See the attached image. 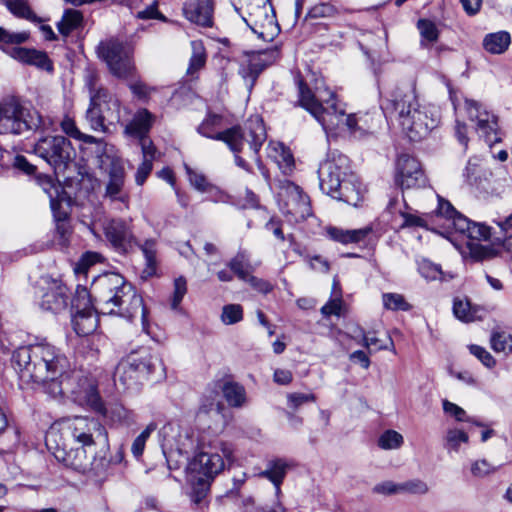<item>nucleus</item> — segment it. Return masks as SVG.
<instances>
[{"instance_id":"obj_3","label":"nucleus","mask_w":512,"mask_h":512,"mask_svg":"<svg viewBox=\"0 0 512 512\" xmlns=\"http://www.w3.org/2000/svg\"><path fill=\"white\" fill-rule=\"evenodd\" d=\"M389 102L396 112L398 126L411 141L423 140L438 125L436 107L420 103L413 85L397 87Z\"/></svg>"},{"instance_id":"obj_31","label":"nucleus","mask_w":512,"mask_h":512,"mask_svg":"<svg viewBox=\"0 0 512 512\" xmlns=\"http://www.w3.org/2000/svg\"><path fill=\"white\" fill-rule=\"evenodd\" d=\"M139 247L145 258V268L142 271V277L148 278L156 275L158 266L157 241L155 239H146Z\"/></svg>"},{"instance_id":"obj_61","label":"nucleus","mask_w":512,"mask_h":512,"mask_svg":"<svg viewBox=\"0 0 512 512\" xmlns=\"http://www.w3.org/2000/svg\"><path fill=\"white\" fill-rule=\"evenodd\" d=\"M447 227L453 228L456 232L466 235L469 231L471 221L460 213H456L448 220Z\"/></svg>"},{"instance_id":"obj_29","label":"nucleus","mask_w":512,"mask_h":512,"mask_svg":"<svg viewBox=\"0 0 512 512\" xmlns=\"http://www.w3.org/2000/svg\"><path fill=\"white\" fill-rule=\"evenodd\" d=\"M288 468L289 464L283 459L271 460L268 462L266 469L261 471L258 476L271 481L275 486L276 494H279L281 491L280 485L286 476Z\"/></svg>"},{"instance_id":"obj_32","label":"nucleus","mask_w":512,"mask_h":512,"mask_svg":"<svg viewBox=\"0 0 512 512\" xmlns=\"http://www.w3.org/2000/svg\"><path fill=\"white\" fill-rule=\"evenodd\" d=\"M83 23V14L75 9H66L56 26L63 37H68L73 31L80 28Z\"/></svg>"},{"instance_id":"obj_15","label":"nucleus","mask_w":512,"mask_h":512,"mask_svg":"<svg viewBox=\"0 0 512 512\" xmlns=\"http://www.w3.org/2000/svg\"><path fill=\"white\" fill-rule=\"evenodd\" d=\"M244 21L259 38L271 41L278 33V24L270 0H251L246 3Z\"/></svg>"},{"instance_id":"obj_9","label":"nucleus","mask_w":512,"mask_h":512,"mask_svg":"<svg viewBox=\"0 0 512 512\" xmlns=\"http://www.w3.org/2000/svg\"><path fill=\"white\" fill-rule=\"evenodd\" d=\"M157 368L164 370L162 361L150 349L141 347L121 359L115 368L114 383L124 390L129 389L140 377L154 373Z\"/></svg>"},{"instance_id":"obj_18","label":"nucleus","mask_w":512,"mask_h":512,"mask_svg":"<svg viewBox=\"0 0 512 512\" xmlns=\"http://www.w3.org/2000/svg\"><path fill=\"white\" fill-rule=\"evenodd\" d=\"M72 307L75 313L72 316V326L79 336H87L93 333L98 325V319L91 306L88 290L78 286L76 296L72 299Z\"/></svg>"},{"instance_id":"obj_23","label":"nucleus","mask_w":512,"mask_h":512,"mask_svg":"<svg viewBox=\"0 0 512 512\" xmlns=\"http://www.w3.org/2000/svg\"><path fill=\"white\" fill-rule=\"evenodd\" d=\"M108 242L119 251H126L134 240L129 226L120 219H112L103 226Z\"/></svg>"},{"instance_id":"obj_14","label":"nucleus","mask_w":512,"mask_h":512,"mask_svg":"<svg viewBox=\"0 0 512 512\" xmlns=\"http://www.w3.org/2000/svg\"><path fill=\"white\" fill-rule=\"evenodd\" d=\"M34 152L55 171H63L75 157L71 142L64 136H45L34 145Z\"/></svg>"},{"instance_id":"obj_63","label":"nucleus","mask_w":512,"mask_h":512,"mask_svg":"<svg viewBox=\"0 0 512 512\" xmlns=\"http://www.w3.org/2000/svg\"><path fill=\"white\" fill-rule=\"evenodd\" d=\"M245 282L249 283L254 290L262 294H268L274 288L269 281L255 277L251 274L246 278Z\"/></svg>"},{"instance_id":"obj_12","label":"nucleus","mask_w":512,"mask_h":512,"mask_svg":"<svg viewBox=\"0 0 512 512\" xmlns=\"http://www.w3.org/2000/svg\"><path fill=\"white\" fill-rule=\"evenodd\" d=\"M97 54L114 76L128 78L133 75L135 70L132 61L133 49L128 43L115 38L102 41L97 47Z\"/></svg>"},{"instance_id":"obj_50","label":"nucleus","mask_w":512,"mask_h":512,"mask_svg":"<svg viewBox=\"0 0 512 512\" xmlns=\"http://www.w3.org/2000/svg\"><path fill=\"white\" fill-rule=\"evenodd\" d=\"M9 11L17 17L34 20L35 16L24 0H4Z\"/></svg>"},{"instance_id":"obj_46","label":"nucleus","mask_w":512,"mask_h":512,"mask_svg":"<svg viewBox=\"0 0 512 512\" xmlns=\"http://www.w3.org/2000/svg\"><path fill=\"white\" fill-rule=\"evenodd\" d=\"M403 444V436L395 430L385 431L378 440V445L384 450L398 449Z\"/></svg>"},{"instance_id":"obj_62","label":"nucleus","mask_w":512,"mask_h":512,"mask_svg":"<svg viewBox=\"0 0 512 512\" xmlns=\"http://www.w3.org/2000/svg\"><path fill=\"white\" fill-rule=\"evenodd\" d=\"M207 52L201 41H194V73L205 67Z\"/></svg>"},{"instance_id":"obj_60","label":"nucleus","mask_w":512,"mask_h":512,"mask_svg":"<svg viewBox=\"0 0 512 512\" xmlns=\"http://www.w3.org/2000/svg\"><path fill=\"white\" fill-rule=\"evenodd\" d=\"M139 142L143 155L142 161H148L153 164V161L160 156V152L149 138H144L139 140Z\"/></svg>"},{"instance_id":"obj_10","label":"nucleus","mask_w":512,"mask_h":512,"mask_svg":"<svg viewBox=\"0 0 512 512\" xmlns=\"http://www.w3.org/2000/svg\"><path fill=\"white\" fill-rule=\"evenodd\" d=\"M99 168L107 174L108 180L105 184L104 198L110 201H119L128 204L129 195L124 190L125 186V169L123 161L112 144L98 142Z\"/></svg>"},{"instance_id":"obj_44","label":"nucleus","mask_w":512,"mask_h":512,"mask_svg":"<svg viewBox=\"0 0 512 512\" xmlns=\"http://www.w3.org/2000/svg\"><path fill=\"white\" fill-rule=\"evenodd\" d=\"M382 301L384 307L388 310L408 311L411 309V305L405 300L403 295L398 293H384Z\"/></svg>"},{"instance_id":"obj_21","label":"nucleus","mask_w":512,"mask_h":512,"mask_svg":"<svg viewBox=\"0 0 512 512\" xmlns=\"http://www.w3.org/2000/svg\"><path fill=\"white\" fill-rule=\"evenodd\" d=\"M395 182L403 190L426 185V177L419 161L407 154L400 155L396 163Z\"/></svg>"},{"instance_id":"obj_11","label":"nucleus","mask_w":512,"mask_h":512,"mask_svg":"<svg viewBox=\"0 0 512 512\" xmlns=\"http://www.w3.org/2000/svg\"><path fill=\"white\" fill-rule=\"evenodd\" d=\"M122 112L120 100L107 89L100 88L90 95L86 119L94 131L108 132L109 126L120 123Z\"/></svg>"},{"instance_id":"obj_42","label":"nucleus","mask_w":512,"mask_h":512,"mask_svg":"<svg viewBox=\"0 0 512 512\" xmlns=\"http://www.w3.org/2000/svg\"><path fill=\"white\" fill-rule=\"evenodd\" d=\"M502 465H495L487 459H478L471 463L470 471L475 478H485L495 474Z\"/></svg>"},{"instance_id":"obj_33","label":"nucleus","mask_w":512,"mask_h":512,"mask_svg":"<svg viewBox=\"0 0 512 512\" xmlns=\"http://www.w3.org/2000/svg\"><path fill=\"white\" fill-rule=\"evenodd\" d=\"M100 398V402L102 408L100 410L94 409V411L103 414L108 419H110L114 423H119L123 425H130L134 422L133 413L126 409L124 406L120 404H115L111 406L108 410L104 407V404ZM93 410V408H91Z\"/></svg>"},{"instance_id":"obj_48","label":"nucleus","mask_w":512,"mask_h":512,"mask_svg":"<svg viewBox=\"0 0 512 512\" xmlns=\"http://www.w3.org/2000/svg\"><path fill=\"white\" fill-rule=\"evenodd\" d=\"M490 343L495 352L508 353L512 350V336L505 332L492 333Z\"/></svg>"},{"instance_id":"obj_36","label":"nucleus","mask_w":512,"mask_h":512,"mask_svg":"<svg viewBox=\"0 0 512 512\" xmlns=\"http://www.w3.org/2000/svg\"><path fill=\"white\" fill-rule=\"evenodd\" d=\"M194 190L203 195L202 200L217 201L220 190L211 183L203 174L194 173Z\"/></svg>"},{"instance_id":"obj_4","label":"nucleus","mask_w":512,"mask_h":512,"mask_svg":"<svg viewBox=\"0 0 512 512\" xmlns=\"http://www.w3.org/2000/svg\"><path fill=\"white\" fill-rule=\"evenodd\" d=\"M97 309L102 314H115L132 319L139 310L144 315L142 297L134 287L118 273H107L97 277L92 285Z\"/></svg>"},{"instance_id":"obj_34","label":"nucleus","mask_w":512,"mask_h":512,"mask_svg":"<svg viewBox=\"0 0 512 512\" xmlns=\"http://www.w3.org/2000/svg\"><path fill=\"white\" fill-rule=\"evenodd\" d=\"M510 42V34L505 31H499L486 35L483 40V46L486 51L492 54H501L508 49Z\"/></svg>"},{"instance_id":"obj_25","label":"nucleus","mask_w":512,"mask_h":512,"mask_svg":"<svg viewBox=\"0 0 512 512\" xmlns=\"http://www.w3.org/2000/svg\"><path fill=\"white\" fill-rule=\"evenodd\" d=\"M329 196L334 199L346 202L349 205L357 206L363 198V189L358 177L350 173L341 181V187L336 188Z\"/></svg>"},{"instance_id":"obj_28","label":"nucleus","mask_w":512,"mask_h":512,"mask_svg":"<svg viewBox=\"0 0 512 512\" xmlns=\"http://www.w3.org/2000/svg\"><path fill=\"white\" fill-rule=\"evenodd\" d=\"M9 53L14 59L21 62L35 65L47 71L53 69L51 61L44 52L22 47H13Z\"/></svg>"},{"instance_id":"obj_38","label":"nucleus","mask_w":512,"mask_h":512,"mask_svg":"<svg viewBox=\"0 0 512 512\" xmlns=\"http://www.w3.org/2000/svg\"><path fill=\"white\" fill-rule=\"evenodd\" d=\"M418 271L421 276L428 281H444L448 278H452V275H447L442 271L440 265L435 264L428 259H422L418 262Z\"/></svg>"},{"instance_id":"obj_49","label":"nucleus","mask_w":512,"mask_h":512,"mask_svg":"<svg viewBox=\"0 0 512 512\" xmlns=\"http://www.w3.org/2000/svg\"><path fill=\"white\" fill-rule=\"evenodd\" d=\"M243 319V308L240 304H228L222 308L221 321L225 325H233Z\"/></svg>"},{"instance_id":"obj_13","label":"nucleus","mask_w":512,"mask_h":512,"mask_svg":"<svg viewBox=\"0 0 512 512\" xmlns=\"http://www.w3.org/2000/svg\"><path fill=\"white\" fill-rule=\"evenodd\" d=\"M279 209L294 222L305 220L312 214L309 197L289 180L279 181L277 190Z\"/></svg>"},{"instance_id":"obj_47","label":"nucleus","mask_w":512,"mask_h":512,"mask_svg":"<svg viewBox=\"0 0 512 512\" xmlns=\"http://www.w3.org/2000/svg\"><path fill=\"white\" fill-rule=\"evenodd\" d=\"M29 38L27 32H9L0 27V48L6 50L9 45H19L24 43Z\"/></svg>"},{"instance_id":"obj_26","label":"nucleus","mask_w":512,"mask_h":512,"mask_svg":"<svg viewBox=\"0 0 512 512\" xmlns=\"http://www.w3.org/2000/svg\"><path fill=\"white\" fill-rule=\"evenodd\" d=\"M154 121L155 116L149 110L141 108L136 111L131 121L125 126L124 133L139 140L148 138L147 135Z\"/></svg>"},{"instance_id":"obj_37","label":"nucleus","mask_w":512,"mask_h":512,"mask_svg":"<svg viewBox=\"0 0 512 512\" xmlns=\"http://www.w3.org/2000/svg\"><path fill=\"white\" fill-rule=\"evenodd\" d=\"M422 47H431L439 38V29L437 25L429 19H419L417 22Z\"/></svg>"},{"instance_id":"obj_19","label":"nucleus","mask_w":512,"mask_h":512,"mask_svg":"<svg viewBox=\"0 0 512 512\" xmlns=\"http://www.w3.org/2000/svg\"><path fill=\"white\" fill-rule=\"evenodd\" d=\"M72 456L73 457L68 456L65 458L64 454L61 453L62 464L82 474L92 476L97 481H102L108 476L111 460L105 455L94 456L90 461L87 457V453H85L84 450H79Z\"/></svg>"},{"instance_id":"obj_6","label":"nucleus","mask_w":512,"mask_h":512,"mask_svg":"<svg viewBox=\"0 0 512 512\" xmlns=\"http://www.w3.org/2000/svg\"><path fill=\"white\" fill-rule=\"evenodd\" d=\"M298 88L300 106L308 111L326 132L334 131L342 124L352 133L366 132L370 128L361 124H366L365 117H359L357 114L346 115L344 107L338 104L335 93L326 91L328 98L321 94L316 97L302 80L298 81Z\"/></svg>"},{"instance_id":"obj_64","label":"nucleus","mask_w":512,"mask_h":512,"mask_svg":"<svg viewBox=\"0 0 512 512\" xmlns=\"http://www.w3.org/2000/svg\"><path fill=\"white\" fill-rule=\"evenodd\" d=\"M288 404L291 408L297 409L307 402H314V394L290 393L287 395Z\"/></svg>"},{"instance_id":"obj_53","label":"nucleus","mask_w":512,"mask_h":512,"mask_svg":"<svg viewBox=\"0 0 512 512\" xmlns=\"http://www.w3.org/2000/svg\"><path fill=\"white\" fill-rule=\"evenodd\" d=\"M401 492L424 495L429 491V487L426 482L420 479H411L400 483Z\"/></svg>"},{"instance_id":"obj_30","label":"nucleus","mask_w":512,"mask_h":512,"mask_svg":"<svg viewBox=\"0 0 512 512\" xmlns=\"http://www.w3.org/2000/svg\"><path fill=\"white\" fill-rule=\"evenodd\" d=\"M214 6V0H197L194 4V24L203 28H212Z\"/></svg>"},{"instance_id":"obj_55","label":"nucleus","mask_w":512,"mask_h":512,"mask_svg":"<svg viewBox=\"0 0 512 512\" xmlns=\"http://www.w3.org/2000/svg\"><path fill=\"white\" fill-rule=\"evenodd\" d=\"M339 13L338 9L330 3H319L309 10L311 18L334 17Z\"/></svg>"},{"instance_id":"obj_27","label":"nucleus","mask_w":512,"mask_h":512,"mask_svg":"<svg viewBox=\"0 0 512 512\" xmlns=\"http://www.w3.org/2000/svg\"><path fill=\"white\" fill-rule=\"evenodd\" d=\"M370 227H364L360 229H343L340 227L329 226L326 228L328 237L338 243L357 244L365 240L366 237L371 233Z\"/></svg>"},{"instance_id":"obj_8","label":"nucleus","mask_w":512,"mask_h":512,"mask_svg":"<svg viewBox=\"0 0 512 512\" xmlns=\"http://www.w3.org/2000/svg\"><path fill=\"white\" fill-rule=\"evenodd\" d=\"M38 111L26 106L19 98L7 96L0 100V134L21 135L40 127Z\"/></svg>"},{"instance_id":"obj_39","label":"nucleus","mask_w":512,"mask_h":512,"mask_svg":"<svg viewBox=\"0 0 512 512\" xmlns=\"http://www.w3.org/2000/svg\"><path fill=\"white\" fill-rule=\"evenodd\" d=\"M453 313L463 322H472L478 318V309L472 307L468 299L456 298L453 302Z\"/></svg>"},{"instance_id":"obj_43","label":"nucleus","mask_w":512,"mask_h":512,"mask_svg":"<svg viewBox=\"0 0 512 512\" xmlns=\"http://www.w3.org/2000/svg\"><path fill=\"white\" fill-rule=\"evenodd\" d=\"M497 224L501 235L495 236L493 241L510 250L512 248V213L505 220L499 221Z\"/></svg>"},{"instance_id":"obj_2","label":"nucleus","mask_w":512,"mask_h":512,"mask_svg":"<svg viewBox=\"0 0 512 512\" xmlns=\"http://www.w3.org/2000/svg\"><path fill=\"white\" fill-rule=\"evenodd\" d=\"M106 437V429L98 419L75 416L52 425L46 434L45 443L55 459L62 463L61 453L65 458L73 457L79 450L87 453L98 439Z\"/></svg>"},{"instance_id":"obj_17","label":"nucleus","mask_w":512,"mask_h":512,"mask_svg":"<svg viewBox=\"0 0 512 512\" xmlns=\"http://www.w3.org/2000/svg\"><path fill=\"white\" fill-rule=\"evenodd\" d=\"M350 171L349 159L340 153H331L319 166L318 176L321 190L330 195L341 187V181Z\"/></svg>"},{"instance_id":"obj_7","label":"nucleus","mask_w":512,"mask_h":512,"mask_svg":"<svg viewBox=\"0 0 512 512\" xmlns=\"http://www.w3.org/2000/svg\"><path fill=\"white\" fill-rule=\"evenodd\" d=\"M225 462L213 446L201 439L194 455V504L201 508L208 505L210 487L216 476L224 470Z\"/></svg>"},{"instance_id":"obj_59","label":"nucleus","mask_w":512,"mask_h":512,"mask_svg":"<svg viewBox=\"0 0 512 512\" xmlns=\"http://www.w3.org/2000/svg\"><path fill=\"white\" fill-rule=\"evenodd\" d=\"M442 406H443V411L446 414L454 417L457 421H459V422L469 421L466 411L463 408H461L460 406H458L457 404L452 403L448 400H443Z\"/></svg>"},{"instance_id":"obj_45","label":"nucleus","mask_w":512,"mask_h":512,"mask_svg":"<svg viewBox=\"0 0 512 512\" xmlns=\"http://www.w3.org/2000/svg\"><path fill=\"white\" fill-rule=\"evenodd\" d=\"M469 436L460 429H449L445 436V447L448 450L457 452L461 443H468Z\"/></svg>"},{"instance_id":"obj_35","label":"nucleus","mask_w":512,"mask_h":512,"mask_svg":"<svg viewBox=\"0 0 512 512\" xmlns=\"http://www.w3.org/2000/svg\"><path fill=\"white\" fill-rule=\"evenodd\" d=\"M265 68L259 52H251L247 54V61L241 65L239 73L244 79H250L253 83Z\"/></svg>"},{"instance_id":"obj_24","label":"nucleus","mask_w":512,"mask_h":512,"mask_svg":"<svg viewBox=\"0 0 512 512\" xmlns=\"http://www.w3.org/2000/svg\"><path fill=\"white\" fill-rule=\"evenodd\" d=\"M218 391L215 387L208 388L206 394L201 399V404L196 414V419L198 425L208 429L212 428L211 420L219 417L222 410L223 405L220 402H217Z\"/></svg>"},{"instance_id":"obj_51","label":"nucleus","mask_w":512,"mask_h":512,"mask_svg":"<svg viewBox=\"0 0 512 512\" xmlns=\"http://www.w3.org/2000/svg\"><path fill=\"white\" fill-rule=\"evenodd\" d=\"M354 332L357 334L356 337L361 338L358 343L367 348L369 352L379 351L387 348V346L380 344V340L377 337L368 336L361 327L357 326Z\"/></svg>"},{"instance_id":"obj_5","label":"nucleus","mask_w":512,"mask_h":512,"mask_svg":"<svg viewBox=\"0 0 512 512\" xmlns=\"http://www.w3.org/2000/svg\"><path fill=\"white\" fill-rule=\"evenodd\" d=\"M222 123L223 117L221 115L208 113L197 128V131L205 137L225 142L233 152L242 151L244 145L248 144L260 167L261 161L258 157V152L267 137L262 118L259 116L250 117L246 121L243 129L235 126L224 131H219L222 127Z\"/></svg>"},{"instance_id":"obj_1","label":"nucleus","mask_w":512,"mask_h":512,"mask_svg":"<svg viewBox=\"0 0 512 512\" xmlns=\"http://www.w3.org/2000/svg\"><path fill=\"white\" fill-rule=\"evenodd\" d=\"M11 363L22 382L47 385L46 390L53 397L67 396L83 407L102 408L94 378L76 371L64 373L66 357L50 343L19 347L13 352Z\"/></svg>"},{"instance_id":"obj_52","label":"nucleus","mask_w":512,"mask_h":512,"mask_svg":"<svg viewBox=\"0 0 512 512\" xmlns=\"http://www.w3.org/2000/svg\"><path fill=\"white\" fill-rule=\"evenodd\" d=\"M187 293V282L183 277H178L174 281V291L171 298L170 306L172 310H178L179 305Z\"/></svg>"},{"instance_id":"obj_40","label":"nucleus","mask_w":512,"mask_h":512,"mask_svg":"<svg viewBox=\"0 0 512 512\" xmlns=\"http://www.w3.org/2000/svg\"><path fill=\"white\" fill-rule=\"evenodd\" d=\"M60 125L62 131L71 138L85 143L98 142L95 137L82 133L76 126L75 121L68 116L63 118Z\"/></svg>"},{"instance_id":"obj_16","label":"nucleus","mask_w":512,"mask_h":512,"mask_svg":"<svg viewBox=\"0 0 512 512\" xmlns=\"http://www.w3.org/2000/svg\"><path fill=\"white\" fill-rule=\"evenodd\" d=\"M35 296L44 311L56 314L67 308L68 288L59 280L42 277L37 283Z\"/></svg>"},{"instance_id":"obj_54","label":"nucleus","mask_w":512,"mask_h":512,"mask_svg":"<svg viewBox=\"0 0 512 512\" xmlns=\"http://www.w3.org/2000/svg\"><path fill=\"white\" fill-rule=\"evenodd\" d=\"M466 236L471 240H490L491 239V231L490 227L481 224V223H475L471 222L469 231L467 232Z\"/></svg>"},{"instance_id":"obj_20","label":"nucleus","mask_w":512,"mask_h":512,"mask_svg":"<svg viewBox=\"0 0 512 512\" xmlns=\"http://www.w3.org/2000/svg\"><path fill=\"white\" fill-rule=\"evenodd\" d=\"M465 109L471 121L476 123L477 131L492 145L501 141L497 134V118L475 100H465Z\"/></svg>"},{"instance_id":"obj_57","label":"nucleus","mask_w":512,"mask_h":512,"mask_svg":"<svg viewBox=\"0 0 512 512\" xmlns=\"http://www.w3.org/2000/svg\"><path fill=\"white\" fill-rule=\"evenodd\" d=\"M102 256L97 252H86L82 255L79 262L77 263L75 267L76 273H85L86 270L96 264L101 262Z\"/></svg>"},{"instance_id":"obj_22","label":"nucleus","mask_w":512,"mask_h":512,"mask_svg":"<svg viewBox=\"0 0 512 512\" xmlns=\"http://www.w3.org/2000/svg\"><path fill=\"white\" fill-rule=\"evenodd\" d=\"M214 387L216 390H221L223 398L228 406L232 408H242L248 402L245 387L239 382L234 381L231 375H225L221 379L216 380Z\"/></svg>"},{"instance_id":"obj_41","label":"nucleus","mask_w":512,"mask_h":512,"mask_svg":"<svg viewBox=\"0 0 512 512\" xmlns=\"http://www.w3.org/2000/svg\"><path fill=\"white\" fill-rule=\"evenodd\" d=\"M228 267L243 281L250 275V264L245 252L237 253V255L229 261Z\"/></svg>"},{"instance_id":"obj_58","label":"nucleus","mask_w":512,"mask_h":512,"mask_svg":"<svg viewBox=\"0 0 512 512\" xmlns=\"http://www.w3.org/2000/svg\"><path fill=\"white\" fill-rule=\"evenodd\" d=\"M343 307V300L341 298V294H337L335 298L330 299L324 306L321 308V314L324 317H329L331 315L340 316L341 310Z\"/></svg>"},{"instance_id":"obj_56","label":"nucleus","mask_w":512,"mask_h":512,"mask_svg":"<svg viewBox=\"0 0 512 512\" xmlns=\"http://www.w3.org/2000/svg\"><path fill=\"white\" fill-rule=\"evenodd\" d=\"M469 351L487 368H492L495 366V359L484 347L472 344L469 346Z\"/></svg>"}]
</instances>
